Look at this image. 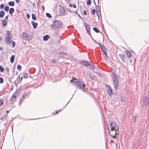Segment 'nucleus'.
I'll list each match as a JSON object with an SVG mask.
<instances>
[{
    "instance_id": "1",
    "label": "nucleus",
    "mask_w": 149,
    "mask_h": 149,
    "mask_svg": "<svg viewBox=\"0 0 149 149\" xmlns=\"http://www.w3.org/2000/svg\"><path fill=\"white\" fill-rule=\"evenodd\" d=\"M111 77L113 80V84L115 90L116 91L119 86V79L117 74L113 72L111 74Z\"/></svg>"
},
{
    "instance_id": "2",
    "label": "nucleus",
    "mask_w": 149,
    "mask_h": 149,
    "mask_svg": "<svg viewBox=\"0 0 149 149\" xmlns=\"http://www.w3.org/2000/svg\"><path fill=\"white\" fill-rule=\"evenodd\" d=\"M74 83L78 88L83 90L84 92L86 91V90L84 89L85 87V85L82 81L79 79L78 80L76 79L74 81Z\"/></svg>"
},
{
    "instance_id": "3",
    "label": "nucleus",
    "mask_w": 149,
    "mask_h": 149,
    "mask_svg": "<svg viewBox=\"0 0 149 149\" xmlns=\"http://www.w3.org/2000/svg\"><path fill=\"white\" fill-rule=\"evenodd\" d=\"M110 126L111 127V131L114 130L116 132V134H118L117 132H119V127L117 125L116 123L114 122H111L110 124Z\"/></svg>"
},
{
    "instance_id": "4",
    "label": "nucleus",
    "mask_w": 149,
    "mask_h": 149,
    "mask_svg": "<svg viewBox=\"0 0 149 149\" xmlns=\"http://www.w3.org/2000/svg\"><path fill=\"white\" fill-rule=\"evenodd\" d=\"M62 22L60 20H55L53 22L52 24L50 25L51 27H55L57 28H60L62 26Z\"/></svg>"
},
{
    "instance_id": "5",
    "label": "nucleus",
    "mask_w": 149,
    "mask_h": 149,
    "mask_svg": "<svg viewBox=\"0 0 149 149\" xmlns=\"http://www.w3.org/2000/svg\"><path fill=\"white\" fill-rule=\"evenodd\" d=\"M12 37L11 32L8 30L6 31V43H9V41L10 40Z\"/></svg>"
},
{
    "instance_id": "6",
    "label": "nucleus",
    "mask_w": 149,
    "mask_h": 149,
    "mask_svg": "<svg viewBox=\"0 0 149 149\" xmlns=\"http://www.w3.org/2000/svg\"><path fill=\"white\" fill-rule=\"evenodd\" d=\"M142 102L143 106H146L149 103V96H145L143 97V98Z\"/></svg>"
},
{
    "instance_id": "7",
    "label": "nucleus",
    "mask_w": 149,
    "mask_h": 149,
    "mask_svg": "<svg viewBox=\"0 0 149 149\" xmlns=\"http://www.w3.org/2000/svg\"><path fill=\"white\" fill-rule=\"evenodd\" d=\"M107 92L109 95L111 96L112 93V90L109 86L107 85Z\"/></svg>"
},
{
    "instance_id": "8",
    "label": "nucleus",
    "mask_w": 149,
    "mask_h": 149,
    "mask_svg": "<svg viewBox=\"0 0 149 149\" xmlns=\"http://www.w3.org/2000/svg\"><path fill=\"white\" fill-rule=\"evenodd\" d=\"M98 45H99L102 52L104 53L106 52L107 49L103 45H101L100 43H98Z\"/></svg>"
},
{
    "instance_id": "9",
    "label": "nucleus",
    "mask_w": 149,
    "mask_h": 149,
    "mask_svg": "<svg viewBox=\"0 0 149 149\" xmlns=\"http://www.w3.org/2000/svg\"><path fill=\"white\" fill-rule=\"evenodd\" d=\"M85 26L87 33L90 36H91V35L90 32V27L89 25L88 24L86 25H85Z\"/></svg>"
},
{
    "instance_id": "10",
    "label": "nucleus",
    "mask_w": 149,
    "mask_h": 149,
    "mask_svg": "<svg viewBox=\"0 0 149 149\" xmlns=\"http://www.w3.org/2000/svg\"><path fill=\"white\" fill-rule=\"evenodd\" d=\"M16 95L15 94V93H14L13 95H12L11 97V100H10V103L12 104L13 103V102L15 100V99L16 97Z\"/></svg>"
},
{
    "instance_id": "11",
    "label": "nucleus",
    "mask_w": 149,
    "mask_h": 149,
    "mask_svg": "<svg viewBox=\"0 0 149 149\" xmlns=\"http://www.w3.org/2000/svg\"><path fill=\"white\" fill-rule=\"evenodd\" d=\"M31 24L33 25V27L34 29H36L37 27L38 24L36 22H35L33 21H32L31 22Z\"/></svg>"
},
{
    "instance_id": "12",
    "label": "nucleus",
    "mask_w": 149,
    "mask_h": 149,
    "mask_svg": "<svg viewBox=\"0 0 149 149\" xmlns=\"http://www.w3.org/2000/svg\"><path fill=\"white\" fill-rule=\"evenodd\" d=\"M119 56L121 58L123 62H124L125 58V55L124 54H119Z\"/></svg>"
},
{
    "instance_id": "13",
    "label": "nucleus",
    "mask_w": 149,
    "mask_h": 149,
    "mask_svg": "<svg viewBox=\"0 0 149 149\" xmlns=\"http://www.w3.org/2000/svg\"><path fill=\"white\" fill-rule=\"evenodd\" d=\"M126 55L127 57L130 58L132 56V54L131 52L128 51H127Z\"/></svg>"
},
{
    "instance_id": "14",
    "label": "nucleus",
    "mask_w": 149,
    "mask_h": 149,
    "mask_svg": "<svg viewBox=\"0 0 149 149\" xmlns=\"http://www.w3.org/2000/svg\"><path fill=\"white\" fill-rule=\"evenodd\" d=\"M65 10L64 8H61L60 10V14L61 16H63L64 15L65 13Z\"/></svg>"
},
{
    "instance_id": "15",
    "label": "nucleus",
    "mask_w": 149,
    "mask_h": 149,
    "mask_svg": "<svg viewBox=\"0 0 149 149\" xmlns=\"http://www.w3.org/2000/svg\"><path fill=\"white\" fill-rule=\"evenodd\" d=\"M50 38L49 36L48 35H46L43 36V40L44 41H47Z\"/></svg>"
},
{
    "instance_id": "16",
    "label": "nucleus",
    "mask_w": 149,
    "mask_h": 149,
    "mask_svg": "<svg viewBox=\"0 0 149 149\" xmlns=\"http://www.w3.org/2000/svg\"><path fill=\"white\" fill-rule=\"evenodd\" d=\"M83 63V65L85 66H87L88 65H90V63H89L88 62L86 61H82L81 62L80 61L79 62V63Z\"/></svg>"
},
{
    "instance_id": "17",
    "label": "nucleus",
    "mask_w": 149,
    "mask_h": 149,
    "mask_svg": "<svg viewBox=\"0 0 149 149\" xmlns=\"http://www.w3.org/2000/svg\"><path fill=\"white\" fill-rule=\"evenodd\" d=\"M7 22L5 20V19H3L2 21V25L3 26H5L7 25Z\"/></svg>"
},
{
    "instance_id": "18",
    "label": "nucleus",
    "mask_w": 149,
    "mask_h": 149,
    "mask_svg": "<svg viewBox=\"0 0 149 149\" xmlns=\"http://www.w3.org/2000/svg\"><path fill=\"white\" fill-rule=\"evenodd\" d=\"M5 14V12L3 11L2 10L0 11V17L2 18L3 17L4 15Z\"/></svg>"
},
{
    "instance_id": "19",
    "label": "nucleus",
    "mask_w": 149,
    "mask_h": 149,
    "mask_svg": "<svg viewBox=\"0 0 149 149\" xmlns=\"http://www.w3.org/2000/svg\"><path fill=\"white\" fill-rule=\"evenodd\" d=\"M15 56L14 55H12L10 58V62L11 63H13L14 61Z\"/></svg>"
},
{
    "instance_id": "20",
    "label": "nucleus",
    "mask_w": 149,
    "mask_h": 149,
    "mask_svg": "<svg viewBox=\"0 0 149 149\" xmlns=\"http://www.w3.org/2000/svg\"><path fill=\"white\" fill-rule=\"evenodd\" d=\"M14 11V9L13 8H11L10 9L9 13L10 15H12Z\"/></svg>"
},
{
    "instance_id": "21",
    "label": "nucleus",
    "mask_w": 149,
    "mask_h": 149,
    "mask_svg": "<svg viewBox=\"0 0 149 149\" xmlns=\"http://www.w3.org/2000/svg\"><path fill=\"white\" fill-rule=\"evenodd\" d=\"M31 93V91L30 90L28 91L27 92H24V95L26 96H29Z\"/></svg>"
},
{
    "instance_id": "22",
    "label": "nucleus",
    "mask_w": 149,
    "mask_h": 149,
    "mask_svg": "<svg viewBox=\"0 0 149 149\" xmlns=\"http://www.w3.org/2000/svg\"><path fill=\"white\" fill-rule=\"evenodd\" d=\"M22 88V86H20L19 88H17V89H16L14 93L15 94L18 93H19V92L21 90Z\"/></svg>"
},
{
    "instance_id": "23",
    "label": "nucleus",
    "mask_w": 149,
    "mask_h": 149,
    "mask_svg": "<svg viewBox=\"0 0 149 149\" xmlns=\"http://www.w3.org/2000/svg\"><path fill=\"white\" fill-rule=\"evenodd\" d=\"M93 30L96 33H99L100 32L99 30L96 27H94L93 28Z\"/></svg>"
},
{
    "instance_id": "24",
    "label": "nucleus",
    "mask_w": 149,
    "mask_h": 149,
    "mask_svg": "<svg viewBox=\"0 0 149 149\" xmlns=\"http://www.w3.org/2000/svg\"><path fill=\"white\" fill-rule=\"evenodd\" d=\"M8 5L10 6H14L15 5L14 2L13 1H10L8 3Z\"/></svg>"
},
{
    "instance_id": "25",
    "label": "nucleus",
    "mask_w": 149,
    "mask_h": 149,
    "mask_svg": "<svg viewBox=\"0 0 149 149\" xmlns=\"http://www.w3.org/2000/svg\"><path fill=\"white\" fill-rule=\"evenodd\" d=\"M89 76L90 77V78L92 80H94V77H95V76L93 75L92 74L90 73L89 74Z\"/></svg>"
},
{
    "instance_id": "26",
    "label": "nucleus",
    "mask_w": 149,
    "mask_h": 149,
    "mask_svg": "<svg viewBox=\"0 0 149 149\" xmlns=\"http://www.w3.org/2000/svg\"><path fill=\"white\" fill-rule=\"evenodd\" d=\"M32 19L33 20H36V17L35 15L33 13H32L31 15Z\"/></svg>"
},
{
    "instance_id": "27",
    "label": "nucleus",
    "mask_w": 149,
    "mask_h": 149,
    "mask_svg": "<svg viewBox=\"0 0 149 149\" xmlns=\"http://www.w3.org/2000/svg\"><path fill=\"white\" fill-rule=\"evenodd\" d=\"M137 145L134 143H133L132 144V147L134 149H136L137 147Z\"/></svg>"
},
{
    "instance_id": "28",
    "label": "nucleus",
    "mask_w": 149,
    "mask_h": 149,
    "mask_svg": "<svg viewBox=\"0 0 149 149\" xmlns=\"http://www.w3.org/2000/svg\"><path fill=\"white\" fill-rule=\"evenodd\" d=\"M12 43V47H14L15 45V42L13 40L9 41V43Z\"/></svg>"
},
{
    "instance_id": "29",
    "label": "nucleus",
    "mask_w": 149,
    "mask_h": 149,
    "mask_svg": "<svg viewBox=\"0 0 149 149\" xmlns=\"http://www.w3.org/2000/svg\"><path fill=\"white\" fill-rule=\"evenodd\" d=\"M96 15H97V17H98V18L99 19V17L101 15V11H97L96 12Z\"/></svg>"
},
{
    "instance_id": "30",
    "label": "nucleus",
    "mask_w": 149,
    "mask_h": 149,
    "mask_svg": "<svg viewBox=\"0 0 149 149\" xmlns=\"http://www.w3.org/2000/svg\"><path fill=\"white\" fill-rule=\"evenodd\" d=\"M96 11H100V7L99 6H96Z\"/></svg>"
},
{
    "instance_id": "31",
    "label": "nucleus",
    "mask_w": 149,
    "mask_h": 149,
    "mask_svg": "<svg viewBox=\"0 0 149 149\" xmlns=\"http://www.w3.org/2000/svg\"><path fill=\"white\" fill-rule=\"evenodd\" d=\"M126 101V99L125 97V96H124V97H121V101L122 102H125Z\"/></svg>"
},
{
    "instance_id": "32",
    "label": "nucleus",
    "mask_w": 149,
    "mask_h": 149,
    "mask_svg": "<svg viewBox=\"0 0 149 149\" xmlns=\"http://www.w3.org/2000/svg\"><path fill=\"white\" fill-rule=\"evenodd\" d=\"M22 67L21 65L19 64H18L17 65V69L19 71H20L21 70Z\"/></svg>"
},
{
    "instance_id": "33",
    "label": "nucleus",
    "mask_w": 149,
    "mask_h": 149,
    "mask_svg": "<svg viewBox=\"0 0 149 149\" xmlns=\"http://www.w3.org/2000/svg\"><path fill=\"white\" fill-rule=\"evenodd\" d=\"M22 34L23 35V38L24 39L25 37H27V34L26 33H25L24 32H23Z\"/></svg>"
},
{
    "instance_id": "34",
    "label": "nucleus",
    "mask_w": 149,
    "mask_h": 149,
    "mask_svg": "<svg viewBox=\"0 0 149 149\" xmlns=\"http://www.w3.org/2000/svg\"><path fill=\"white\" fill-rule=\"evenodd\" d=\"M9 7L8 6H6L4 7V10L6 11H7L9 9Z\"/></svg>"
},
{
    "instance_id": "35",
    "label": "nucleus",
    "mask_w": 149,
    "mask_h": 149,
    "mask_svg": "<svg viewBox=\"0 0 149 149\" xmlns=\"http://www.w3.org/2000/svg\"><path fill=\"white\" fill-rule=\"evenodd\" d=\"M4 68L1 65H0V71L1 72H3L4 71Z\"/></svg>"
},
{
    "instance_id": "36",
    "label": "nucleus",
    "mask_w": 149,
    "mask_h": 149,
    "mask_svg": "<svg viewBox=\"0 0 149 149\" xmlns=\"http://www.w3.org/2000/svg\"><path fill=\"white\" fill-rule=\"evenodd\" d=\"M91 0H88L86 2V4L88 5H91Z\"/></svg>"
},
{
    "instance_id": "37",
    "label": "nucleus",
    "mask_w": 149,
    "mask_h": 149,
    "mask_svg": "<svg viewBox=\"0 0 149 149\" xmlns=\"http://www.w3.org/2000/svg\"><path fill=\"white\" fill-rule=\"evenodd\" d=\"M46 16L48 17L49 18H51L52 17V16L49 13H46Z\"/></svg>"
},
{
    "instance_id": "38",
    "label": "nucleus",
    "mask_w": 149,
    "mask_h": 149,
    "mask_svg": "<svg viewBox=\"0 0 149 149\" xmlns=\"http://www.w3.org/2000/svg\"><path fill=\"white\" fill-rule=\"evenodd\" d=\"M95 10L94 9H93L91 11V14L92 15H94L95 14Z\"/></svg>"
},
{
    "instance_id": "39",
    "label": "nucleus",
    "mask_w": 149,
    "mask_h": 149,
    "mask_svg": "<svg viewBox=\"0 0 149 149\" xmlns=\"http://www.w3.org/2000/svg\"><path fill=\"white\" fill-rule=\"evenodd\" d=\"M4 82L3 79V78L0 77V84H2Z\"/></svg>"
},
{
    "instance_id": "40",
    "label": "nucleus",
    "mask_w": 149,
    "mask_h": 149,
    "mask_svg": "<svg viewBox=\"0 0 149 149\" xmlns=\"http://www.w3.org/2000/svg\"><path fill=\"white\" fill-rule=\"evenodd\" d=\"M3 103V99H0V105H2Z\"/></svg>"
},
{
    "instance_id": "41",
    "label": "nucleus",
    "mask_w": 149,
    "mask_h": 149,
    "mask_svg": "<svg viewBox=\"0 0 149 149\" xmlns=\"http://www.w3.org/2000/svg\"><path fill=\"white\" fill-rule=\"evenodd\" d=\"M4 7V5L3 4H1L0 5V8L2 9Z\"/></svg>"
},
{
    "instance_id": "42",
    "label": "nucleus",
    "mask_w": 149,
    "mask_h": 149,
    "mask_svg": "<svg viewBox=\"0 0 149 149\" xmlns=\"http://www.w3.org/2000/svg\"><path fill=\"white\" fill-rule=\"evenodd\" d=\"M20 75H19L18 76V77L16 79V81H18V82H19V80H20Z\"/></svg>"
},
{
    "instance_id": "43",
    "label": "nucleus",
    "mask_w": 149,
    "mask_h": 149,
    "mask_svg": "<svg viewBox=\"0 0 149 149\" xmlns=\"http://www.w3.org/2000/svg\"><path fill=\"white\" fill-rule=\"evenodd\" d=\"M9 15H8L7 16H6L4 19H5V20L6 21H8V17Z\"/></svg>"
},
{
    "instance_id": "44",
    "label": "nucleus",
    "mask_w": 149,
    "mask_h": 149,
    "mask_svg": "<svg viewBox=\"0 0 149 149\" xmlns=\"http://www.w3.org/2000/svg\"><path fill=\"white\" fill-rule=\"evenodd\" d=\"M22 100H22V99H20V98H19V103L18 104L19 105H21V103L22 102Z\"/></svg>"
},
{
    "instance_id": "45",
    "label": "nucleus",
    "mask_w": 149,
    "mask_h": 149,
    "mask_svg": "<svg viewBox=\"0 0 149 149\" xmlns=\"http://www.w3.org/2000/svg\"><path fill=\"white\" fill-rule=\"evenodd\" d=\"M27 77H28V74H27V73H25L24 74V77L25 78H27Z\"/></svg>"
},
{
    "instance_id": "46",
    "label": "nucleus",
    "mask_w": 149,
    "mask_h": 149,
    "mask_svg": "<svg viewBox=\"0 0 149 149\" xmlns=\"http://www.w3.org/2000/svg\"><path fill=\"white\" fill-rule=\"evenodd\" d=\"M26 17L27 18V19H29L30 17V15L29 13H27L26 14Z\"/></svg>"
},
{
    "instance_id": "47",
    "label": "nucleus",
    "mask_w": 149,
    "mask_h": 149,
    "mask_svg": "<svg viewBox=\"0 0 149 149\" xmlns=\"http://www.w3.org/2000/svg\"><path fill=\"white\" fill-rule=\"evenodd\" d=\"M118 134H116V132H115V134L113 136V135H111V136L113 138H116V135H118Z\"/></svg>"
},
{
    "instance_id": "48",
    "label": "nucleus",
    "mask_w": 149,
    "mask_h": 149,
    "mask_svg": "<svg viewBox=\"0 0 149 149\" xmlns=\"http://www.w3.org/2000/svg\"><path fill=\"white\" fill-rule=\"evenodd\" d=\"M83 13H84V14L85 15H87V13H86V10H85L84 11Z\"/></svg>"
},
{
    "instance_id": "49",
    "label": "nucleus",
    "mask_w": 149,
    "mask_h": 149,
    "mask_svg": "<svg viewBox=\"0 0 149 149\" xmlns=\"http://www.w3.org/2000/svg\"><path fill=\"white\" fill-rule=\"evenodd\" d=\"M107 129L108 130V132H109V135H110V132L109 128V126H107Z\"/></svg>"
},
{
    "instance_id": "50",
    "label": "nucleus",
    "mask_w": 149,
    "mask_h": 149,
    "mask_svg": "<svg viewBox=\"0 0 149 149\" xmlns=\"http://www.w3.org/2000/svg\"><path fill=\"white\" fill-rule=\"evenodd\" d=\"M91 38L93 40V41L96 43L97 44H98V43H99V42H97L95 40H94L93 38H92V36H91Z\"/></svg>"
},
{
    "instance_id": "51",
    "label": "nucleus",
    "mask_w": 149,
    "mask_h": 149,
    "mask_svg": "<svg viewBox=\"0 0 149 149\" xmlns=\"http://www.w3.org/2000/svg\"><path fill=\"white\" fill-rule=\"evenodd\" d=\"M19 82H18V81H16V80L14 82V83L15 85H17L18 84Z\"/></svg>"
},
{
    "instance_id": "52",
    "label": "nucleus",
    "mask_w": 149,
    "mask_h": 149,
    "mask_svg": "<svg viewBox=\"0 0 149 149\" xmlns=\"http://www.w3.org/2000/svg\"><path fill=\"white\" fill-rule=\"evenodd\" d=\"M104 54L105 55V57L106 58H107V52L104 53Z\"/></svg>"
},
{
    "instance_id": "53",
    "label": "nucleus",
    "mask_w": 149,
    "mask_h": 149,
    "mask_svg": "<svg viewBox=\"0 0 149 149\" xmlns=\"http://www.w3.org/2000/svg\"><path fill=\"white\" fill-rule=\"evenodd\" d=\"M69 6L70 7H72L73 6V4L71 3H70L69 4Z\"/></svg>"
},
{
    "instance_id": "54",
    "label": "nucleus",
    "mask_w": 149,
    "mask_h": 149,
    "mask_svg": "<svg viewBox=\"0 0 149 149\" xmlns=\"http://www.w3.org/2000/svg\"><path fill=\"white\" fill-rule=\"evenodd\" d=\"M24 96V95L22 97H20L19 98L20 99H22V100H23L25 98Z\"/></svg>"
},
{
    "instance_id": "55",
    "label": "nucleus",
    "mask_w": 149,
    "mask_h": 149,
    "mask_svg": "<svg viewBox=\"0 0 149 149\" xmlns=\"http://www.w3.org/2000/svg\"><path fill=\"white\" fill-rule=\"evenodd\" d=\"M68 11L70 13H72V11H71V9H68Z\"/></svg>"
},
{
    "instance_id": "56",
    "label": "nucleus",
    "mask_w": 149,
    "mask_h": 149,
    "mask_svg": "<svg viewBox=\"0 0 149 149\" xmlns=\"http://www.w3.org/2000/svg\"><path fill=\"white\" fill-rule=\"evenodd\" d=\"M72 12H73L74 13H76L77 14L78 13L77 10H76L75 11H72Z\"/></svg>"
},
{
    "instance_id": "57",
    "label": "nucleus",
    "mask_w": 149,
    "mask_h": 149,
    "mask_svg": "<svg viewBox=\"0 0 149 149\" xmlns=\"http://www.w3.org/2000/svg\"><path fill=\"white\" fill-rule=\"evenodd\" d=\"M72 97L70 99V100L67 103V104L65 105V106L63 108V109L64 107L68 104V103H69V102H70V101L72 99Z\"/></svg>"
},
{
    "instance_id": "58",
    "label": "nucleus",
    "mask_w": 149,
    "mask_h": 149,
    "mask_svg": "<svg viewBox=\"0 0 149 149\" xmlns=\"http://www.w3.org/2000/svg\"><path fill=\"white\" fill-rule=\"evenodd\" d=\"M42 8L43 11H44L45 10V7L43 5L42 6Z\"/></svg>"
},
{
    "instance_id": "59",
    "label": "nucleus",
    "mask_w": 149,
    "mask_h": 149,
    "mask_svg": "<svg viewBox=\"0 0 149 149\" xmlns=\"http://www.w3.org/2000/svg\"><path fill=\"white\" fill-rule=\"evenodd\" d=\"M73 7L74 8H75L77 7L76 5L75 4H73Z\"/></svg>"
},
{
    "instance_id": "60",
    "label": "nucleus",
    "mask_w": 149,
    "mask_h": 149,
    "mask_svg": "<svg viewBox=\"0 0 149 149\" xmlns=\"http://www.w3.org/2000/svg\"><path fill=\"white\" fill-rule=\"evenodd\" d=\"M52 62L53 63H56V61L55 60L53 59L52 60Z\"/></svg>"
},
{
    "instance_id": "61",
    "label": "nucleus",
    "mask_w": 149,
    "mask_h": 149,
    "mask_svg": "<svg viewBox=\"0 0 149 149\" xmlns=\"http://www.w3.org/2000/svg\"><path fill=\"white\" fill-rule=\"evenodd\" d=\"M6 70L8 72L9 71V69L7 67H6Z\"/></svg>"
},
{
    "instance_id": "62",
    "label": "nucleus",
    "mask_w": 149,
    "mask_h": 149,
    "mask_svg": "<svg viewBox=\"0 0 149 149\" xmlns=\"http://www.w3.org/2000/svg\"><path fill=\"white\" fill-rule=\"evenodd\" d=\"M58 54H65V53H64V52H59V53H58Z\"/></svg>"
},
{
    "instance_id": "63",
    "label": "nucleus",
    "mask_w": 149,
    "mask_h": 149,
    "mask_svg": "<svg viewBox=\"0 0 149 149\" xmlns=\"http://www.w3.org/2000/svg\"><path fill=\"white\" fill-rule=\"evenodd\" d=\"M58 113V111H56V112L55 113H54V114H53V115H55L57 114Z\"/></svg>"
},
{
    "instance_id": "64",
    "label": "nucleus",
    "mask_w": 149,
    "mask_h": 149,
    "mask_svg": "<svg viewBox=\"0 0 149 149\" xmlns=\"http://www.w3.org/2000/svg\"><path fill=\"white\" fill-rule=\"evenodd\" d=\"M19 1L20 0H15V1L17 3H18L19 2Z\"/></svg>"
}]
</instances>
